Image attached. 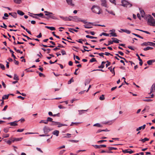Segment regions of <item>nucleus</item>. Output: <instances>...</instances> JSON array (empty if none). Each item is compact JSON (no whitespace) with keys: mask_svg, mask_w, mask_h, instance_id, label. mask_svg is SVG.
<instances>
[{"mask_svg":"<svg viewBox=\"0 0 155 155\" xmlns=\"http://www.w3.org/2000/svg\"><path fill=\"white\" fill-rule=\"evenodd\" d=\"M91 10L94 13L100 14L101 13L100 8L96 5H93L92 7Z\"/></svg>","mask_w":155,"mask_h":155,"instance_id":"f257e3e1","label":"nucleus"},{"mask_svg":"<svg viewBox=\"0 0 155 155\" xmlns=\"http://www.w3.org/2000/svg\"><path fill=\"white\" fill-rule=\"evenodd\" d=\"M147 22L150 25L155 26V20L151 16H150L148 19Z\"/></svg>","mask_w":155,"mask_h":155,"instance_id":"f03ea898","label":"nucleus"},{"mask_svg":"<svg viewBox=\"0 0 155 155\" xmlns=\"http://www.w3.org/2000/svg\"><path fill=\"white\" fill-rule=\"evenodd\" d=\"M122 5L124 7L130 8L132 6V5L125 0H122Z\"/></svg>","mask_w":155,"mask_h":155,"instance_id":"7ed1b4c3","label":"nucleus"},{"mask_svg":"<svg viewBox=\"0 0 155 155\" xmlns=\"http://www.w3.org/2000/svg\"><path fill=\"white\" fill-rule=\"evenodd\" d=\"M44 12L45 13V15L49 17V18L53 19H56V17L54 15L53 13L45 11Z\"/></svg>","mask_w":155,"mask_h":155,"instance_id":"20e7f679","label":"nucleus"},{"mask_svg":"<svg viewBox=\"0 0 155 155\" xmlns=\"http://www.w3.org/2000/svg\"><path fill=\"white\" fill-rule=\"evenodd\" d=\"M43 130L44 133L46 134L51 131V129L49 127L45 126L43 128Z\"/></svg>","mask_w":155,"mask_h":155,"instance_id":"39448f33","label":"nucleus"},{"mask_svg":"<svg viewBox=\"0 0 155 155\" xmlns=\"http://www.w3.org/2000/svg\"><path fill=\"white\" fill-rule=\"evenodd\" d=\"M152 42L148 41L147 42H145L141 44V46H147L150 45L152 46Z\"/></svg>","mask_w":155,"mask_h":155,"instance_id":"423d86ee","label":"nucleus"},{"mask_svg":"<svg viewBox=\"0 0 155 155\" xmlns=\"http://www.w3.org/2000/svg\"><path fill=\"white\" fill-rule=\"evenodd\" d=\"M93 23L91 22H88L87 24L84 25V27L87 28H92V27L90 25V24H92Z\"/></svg>","mask_w":155,"mask_h":155,"instance_id":"0eeeda50","label":"nucleus"},{"mask_svg":"<svg viewBox=\"0 0 155 155\" xmlns=\"http://www.w3.org/2000/svg\"><path fill=\"white\" fill-rule=\"evenodd\" d=\"M122 152L124 153H129L131 154L134 153V151L130 149L123 150Z\"/></svg>","mask_w":155,"mask_h":155,"instance_id":"6e6552de","label":"nucleus"},{"mask_svg":"<svg viewBox=\"0 0 155 155\" xmlns=\"http://www.w3.org/2000/svg\"><path fill=\"white\" fill-rule=\"evenodd\" d=\"M18 121H15L13 122L8 123V124H10V125L12 126H16L18 125V124L16 123Z\"/></svg>","mask_w":155,"mask_h":155,"instance_id":"1a4fd4ad","label":"nucleus"},{"mask_svg":"<svg viewBox=\"0 0 155 155\" xmlns=\"http://www.w3.org/2000/svg\"><path fill=\"white\" fill-rule=\"evenodd\" d=\"M146 125L145 124H144L143 126L140 127L138 128H137L136 130L137 131H138L139 130H140L141 129L143 130L146 127Z\"/></svg>","mask_w":155,"mask_h":155,"instance_id":"9d476101","label":"nucleus"},{"mask_svg":"<svg viewBox=\"0 0 155 155\" xmlns=\"http://www.w3.org/2000/svg\"><path fill=\"white\" fill-rule=\"evenodd\" d=\"M111 39L113 40L112 42H113L116 43H119V40H118L117 39L114 38H111Z\"/></svg>","mask_w":155,"mask_h":155,"instance_id":"9b49d317","label":"nucleus"},{"mask_svg":"<svg viewBox=\"0 0 155 155\" xmlns=\"http://www.w3.org/2000/svg\"><path fill=\"white\" fill-rule=\"evenodd\" d=\"M67 3L71 6H74V4L72 2V0H66Z\"/></svg>","mask_w":155,"mask_h":155,"instance_id":"f8f14e48","label":"nucleus"},{"mask_svg":"<svg viewBox=\"0 0 155 155\" xmlns=\"http://www.w3.org/2000/svg\"><path fill=\"white\" fill-rule=\"evenodd\" d=\"M8 14L9 15H11L14 18H16L17 17V14L16 13H9Z\"/></svg>","mask_w":155,"mask_h":155,"instance_id":"ddd939ff","label":"nucleus"},{"mask_svg":"<svg viewBox=\"0 0 155 155\" xmlns=\"http://www.w3.org/2000/svg\"><path fill=\"white\" fill-rule=\"evenodd\" d=\"M153 90H155V84H153L152 86L150 89V94L152 93L153 92Z\"/></svg>","mask_w":155,"mask_h":155,"instance_id":"4468645a","label":"nucleus"},{"mask_svg":"<svg viewBox=\"0 0 155 155\" xmlns=\"http://www.w3.org/2000/svg\"><path fill=\"white\" fill-rule=\"evenodd\" d=\"M59 132L58 130H55L52 132V134L53 135H55L56 136H58L59 135Z\"/></svg>","mask_w":155,"mask_h":155,"instance_id":"2eb2a0df","label":"nucleus"},{"mask_svg":"<svg viewBox=\"0 0 155 155\" xmlns=\"http://www.w3.org/2000/svg\"><path fill=\"white\" fill-rule=\"evenodd\" d=\"M101 5L103 6L107 7V4L105 0H101Z\"/></svg>","mask_w":155,"mask_h":155,"instance_id":"dca6fc26","label":"nucleus"},{"mask_svg":"<svg viewBox=\"0 0 155 155\" xmlns=\"http://www.w3.org/2000/svg\"><path fill=\"white\" fill-rule=\"evenodd\" d=\"M155 62V60H151L148 61L147 62V64L149 65L152 64L153 63Z\"/></svg>","mask_w":155,"mask_h":155,"instance_id":"f3484780","label":"nucleus"},{"mask_svg":"<svg viewBox=\"0 0 155 155\" xmlns=\"http://www.w3.org/2000/svg\"><path fill=\"white\" fill-rule=\"evenodd\" d=\"M57 123V124H58L59 125L58 126V127H60L62 126H67V125L66 124H60V122H56Z\"/></svg>","mask_w":155,"mask_h":155,"instance_id":"a211bd4d","label":"nucleus"},{"mask_svg":"<svg viewBox=\"0 0 155 155\" xmlns=\"http://www.w3.org/2000/svg\"><path fill=\"white\" fill-rule=\"evenodd\" d=\"M45 27L48 29H49L51 31H54L55 30V28L53 27H49L48 26H45Z\"/></svg>","mask_w":155,"mask_h":155,"instance_id":"6ab92c4d","label":"nucleus"},{"mask_svg":"<svg viewBox=\"0 0 155 155\" xmlns=\"http://www.w3.org/2000/svg\"><path fill=\"white\" fill-rule=\"evenodd\" d=\"M106 63V62L105 61H102L101 63V64L98 66V68H103L104 67V64Z\"/></svg>","mask_w":155,"mask_h":155,"instance_id":"aec40b11","label":"nucleus"},{"mask_svg":"<svg viewBox=\"0 0 155 155\" xmlns=\"http://www.w3.org/2000/svg\"><path fill=\"white\" fill-rule=\"evenodd\" d=\"M17 13L21 16L23 15H24V13L22 11L18 10L17 11Z\"/></svg>","mask_w":155,"mask_h":155,"instance_id":"412c9836","label":"nucleus"},{"mask_svg":"<svg viewBox=\"0 0 155 155\" xmlns=\"http://www.w3.org/2000/svg\"><path fill=\"white\" fill-rule=\"evenodd\" d=\"M93 126H96L99 127H102L103 126L99 123H96L93 125Z\"/></svg>","mask_w":155,"mask_h":155,"instance_id":"4be33fe9","label":"nucleus"},{"mask_svg":"<svg viewBox=\"0 0 155 155\" xmlns=\"http://www.w3.org/2000/svg\"><path fill=\"white\" fill-rule=\"evenodd\" d=\"M153 49V48L151 47H147L146 48H143V50L144 51H146L147 50H152Z\"/></svg>","mask_w":155,"mask_h":155,"instance_id":"5701e85b","label":"nucleus"},{"mask_svg":"<svg viewBox=\"0 0 155 155\" xmlns=\"http://www.w3.org/2000/svg\"><path fill=\"white\" fill-rule=\"evenodd\" d=\"M87 110H78V112H79V115H81L82 114H83L84 113V112L85 111H87Z\"/></svg>","mask_w":155,"mask_h":155,"instance_id":"b1692460","label":"nucleus"},{"mask_svg":"<svg viewBox=\"0 0 155 155\" xmlns=\"http://www.w3.org/2000/svg\"><path fill=\"white\" fill-rule=\"evenodd\" d=\"M68 29H69V31L70 32L73 33H74V32H73L72 31H71L72 30H73V31H75V32H77L78 31V30H77L76 29H75L74 28H68Z\"/></svg>","mask_w":155,"mask_h":155,"instance_id":"393cba45","label":"nucleus"},{"mask_svg":"<svg viewBox=\"0 0 155 155\" xmlns=\"http://www.w3.org/2000/svg\"><path fill=\"white\" fill-rule=\"evenodd\" d=\"M90 80L88 79H86L85 81V85L86 86L90 83Z\"/></svg>","mask_w":155,"mask_h":155,"instance_id":"a878e982","label":"nucleus"},{"mask_svg":"<svg viewBox=\"0 0 155 155\" xmlns=\"http://www.w3.org/2000/svg\"><path fill=\"white\" fill-rule=\"evenodd\" d=\"M9 95H4L2 97V100H5V99H8V98Z\"/></svg>","mask_w":155,"mask_h":155,"instance_id":"bb28decb","label":"nucleus"},{"mask_svg":"<svg viewBox=\"0 0 155 155\" xmlns=\"http://www.w3.org/2000/svg\"><path fill=\"white\" fill-rule=\"evenodd\" d=\"M14 79L16 81H18L19 80L18 77L16 74H14Z\"/></svg>","mask_w":155,"mask_h":155,"instance_id":"cd10ccee","label":"nucleus"},{"mask_svg":"<svg viewBox=\"0 0 155 155\" xmlns=\"http://www.w3.org/2000/svg\"><path fill=\"white\" fill-rule=\"evenodd\" d=\"M86 37L87 38H91V39H93V38L97 39V37H93V36H91L89 35H86Z\"/></svg>","mask_w":155,"mask_h":155,"instance_id":"c85d7f7f","label":"nucleus"},{"mask_svg":"<svg viewBox=\"0 0 155 155\" xmlns=\"http://www.w3.org/2000/svg\"><path fill=\"white\" fill-rule=\"evenodd\" d=\"M4 16H3V17H2L3 19H4V20L7 19V18L5 17H8V14L7 13H5L4 14Z\"/></svg>","mask_w":155,"mask_h":155,"instance_id":"c756f323","label":"nucleus"},{"mask_svg":"<svg viewBox=\"0 0 155 155\" xmlns=\"http://www.w3.org/2000/svg\"><path fill=\"white\" fill-rule=\"evenodd\" d=\"M108 149L109 150H117V148H116L112 147H108Z\"/></svg>","mask_w":155,"mask_h":155,"instance_id":"7c9ffc66","label":"nucleus"},{"mask_svg":"<svg viewBox=\"0 0 155 155\" xmlns=\"http://www.w3.org/2000/svg\"><path fill=\"white\" fill-rule=\"evenodd\" d=\"M141 16L142 17H143L144 15V12L143 10H141L140 11Z\"/></svg>","mask_w":155,"mask_h":155,"instance_id":"2f4dec72","label":"nucleus"},{"mask_svg":"<svg viewBox=\"0 0 155 155\" xmlns=\"http://www.w3.org/2000/svg\"><path fill=\"white\" fill-rule=\"evenodd\" d=\"M14 2L16 3L17 4H20L21 2V0H13Z\"/></svg>","mask_w":155,"mask_h":155,"instance_id":"473e14b6","label":"nucleus"},{"mask_svg":"<svg viewBox=\"0 0 155 155\" xmlns=\"http://www.w3.org/2000/svg\"><path fill=\"white\" fill-rule=\"evenodd\" d=\"M60 17L65 21H67L68 17H63L60 16Z\"/></svg>","mask_w":155,"mask_h":155,"instance_id":"72a5a7b5","label":"nucleus"},{"mask_svg":"<svg viewBox=\"0 0 155 155\" xmlns=\"http://www.w3.org/2000/svg\"><path fill=\"white\" fill-rule=\"evenodd\" d=\"M149 139L147 138H145L143 139L140 140V141H141L142 142L144 143L145 141L149 140Z\"/></svg>","mask_w":155,"mask_h":155,"instance_id":"f704fd0d","label":"nucleus"},{"mask_svg":"<svg viewBox=\"0 0 155 155\" xmlns=\"http://www.w3.org/2000/svg\"><path fill=\"white\" fill-rule=\"evenodd\" d=\"M136 30L139 31H142L143 32H144V33H146L148 34H150V33L149 32L147 31H143V30H142L139 29H136Z\"/></svg>","mask_w":155,"mask_h":155,"instance_id":"c9c22d12","label":"nucleus"},{"mask_svg":"<svg viewBox=\"0 0 155 155\" xmlns=\"http://www.w3.org/2000/svg\"><path fill=\"white\" fill-rule=\"evenodd\" d=\"M102 35H104L107 36H109V34L105 33L104 32H102V33L100 35V36H101Z\"/></svg>","mask_w":155,"mask_h":155,"instance_id":"e433bc0d","label":"nucleus"},{"mask_svg":"<svg viewBox=\"0 0 155 155\" xmlns=\"http://www.w3.org/2000/svg\"><path fill=\"white\" fill-rule=\"evenodd\" d=\"M9 51H10V52L11 53H12V56L14 58V60H15V59L16 58L15 56L14 55V52L11 49H10L9 50Z\"/></svg>","mask_w":155,"mask_h":155,"instance_id":"4c0bfd02","label":"nucleus"},{"mask_svg":"<svg viewBox=\"0 0 155 155\" xmlns=\"http://www.w3.org/2000/svg\"><path fill=\"white\" fill-rule=\"evenodd\" d=\"M110 35H110V36H113V37H117V34L115 33H113L112 32H111L110 33Z\"/></svg>","mask_w":155,"mask_h":155,"instance_id":"58836bf2","label":"nucleus"},{"mask_svg":"<svg viewBox=\"0 0 155 155\" xmlns=\"http://www.w3.org/2000/svg\"><path fill=\"white\" fill-rule=\"evenodd\" d=\"M15 141H21L22 139V138H14Z\"/></svg>","mask_w":155,"mask_h":155,"instance_id":"ea45409f","label":"nucleus"},{"mask_svg":"<svg viewBox=\"0 0 155 155\" xmlns=\"http://www.w3.org/2000/svg\"><path fill=\"white\" fill-rule=\"evenodd\" d=\"M35 15H37L39 17H41L42 18H44L43 16V14L42 13H40V14H34Z\"/></svg>","mask_w":155,"mask_h":155,"instance_id":"a19ab883","label":"nucleus"},{"mask_svg":"<svg viewBox=\"0 0 155 155\" xmlns=\"http://www.w3.org/2000/svg\"><path fill=\"white\" fill-rule=\"evenodd\" d=\"M99 99L100 100L103 101L104 100L105 97H104V95L103 94L101 96H100L99 97Z\"/></svg>","mask_w":155,"mask_h":155,"instance_id":"79ce46f5","label":"nucleus"},{"mask_svg":"<svg viewBox=\"0 0 155 155\" xmlns=\"http://www.w3.org/2000/svg\"><path fill=\"white\" fill-rule=\"evenodd\" d=\"M52 120H53V119L51 118L50 117H48L47 118V120H46L47 121V123H48V121H50V122L52 121H53Z\"/></svg>","mask_w":155,"mask_h":155,"instance_id":"37998d69","label":"nucleus"},{"mask_svg":"<svg viewBox=\"0 0 155 155\" xmlns=\"http://www.w3.org/2000/svg\"><path fill=\"white\" fill-rule=\"evenodd\" d=\"M150 109V107L148 106H145V108L144 109V110H147V111L148 112Z\"/></svg>","mask_w":155,"mask_h":155,"instance_id":"c03bdc74","label":"nucleus"},{"mask_svg":"<svg viewBox=\"0 0 155 155\" xmlns=\"http://www.w3.org/2000/svg\"><path fill=\"white\" fill-rule=\"evenodd\" d=\"M43 123L45 124H48L47 120H41L39 122V123L41 124Z\"/></svg>","mask_w":155,"mask_h":155,"instance_id":"a18cd8bd","label":"nucleus"},{"mask_svg":"<svg viewBox=\"0 0 155 155\" xmlns=\"http://www.w3.org/2000/svg\"><path fill=\"white\" fill-rule=\"evenodd\" d=\"M74 81L73 78H72L68 82V84H70L72 82H73Z\"/></svg>","mask_w":155,"mask_h":155,"instance_id":"49530a36","label":"nucleus"},{"mask_svg":"<svg viewBox=\"0 0 155 155\" xmlns=\"http://www.w3.org/2000/svg\"><path fill=\"white\" fill-rule=\"evenodd\" d=\"M80 123H76V122H72L71 124L70 125V126H73L74 125H77L78 124Z\"/></svg>","mask_w":155,"mask_h":155,"instance_id":"de8ad7c7","label":"nucleus"},{"mask_svg":"<svg viewBox=\"0 0 155 155\" xmlns=\"http://www.w3.org/2000/svg\"><path fill=\"white\" fill-rule=\"evenodd\" d=\"M90 62H93L94 61H97V60L95 58H92L90 61Z\"/></svg>","mask_w":155,"mask_h":155,"instance_id":"09e8293b","label":"nucleus"},{"mask_svg":"<svg viewBox=\"0 0 155 155\" xmlns=\"http://www.w3.org/2000/svg\"><path fill=\"white\" fill-rule=\"evenodd\" d=\"M78 19L79 21H81V22H82L83 23H84L85 24H86L87 23V21H85L84 20H82L81 18Z\"/></svg>","mask_w":155,"mask_h":155,"instance_id":"8fccbe9b","label":"nucleus"},{"mask_svg":"<svg viewBox=\"0 0 155 155\" xmlns=\"http://www.w3.org/2000/svg\"><path fill=\"white\" fill-rule=\"evenodd\" d=\"M0 67L3 70H4L5 69V66L1 64H0Z\"/></svg>","mask_w":155,"mask_h":155,"instance_id":"3c124183","label":"nucleus"},{"mask_svg":"<svg viewBox=\"0 0 155 155\" xmlns=\"http://www.w3.org/2000/svg\"><path fill=\"white\" fill-rule=\"evenodd\" d=\"M106 10L107 12H108V13H109L110 14H112L114 15H115V13L112 11H107V9H106Z\"/></svg>","mask_w":155,"mask_h":155,"instance_id":"603ef678","label":"nucleus"},{"mask_svg":"<svg viewBox=\"0 0 155 155\" xmlns=\"http://www.w3.org/2000/svg\"><path fill=\"white\" fill-rule=\"evenodd\" d=\"M51 122H52V123L50 124L51 125L54 126V125H56V124H57V123L56 122H54V121H52Z\"/></svg>","mask_w":155,"mask_h":155,"instance_id":"864d4df0","label":"nucleus"},{"mask_svg":"<svg viewBox=\"0 0 155 155\" xmlns=\"http://www.w3.org/2000/svg\"><path fill=\"white\" fill-rule=\"evenodd\" d=\"M82 41H84V40H83L82 39H79L78 40H77L76 41L81 44H83Z\"/></svg>","mask_w":155,"mask_h":155,"instance_id":"5fc2aeb1","label":"nucleus"},{"mask_svg":"<svg viewBox=\"0 0 155 155\" xmlns=\"http://www.w3.org/2000/svg\"><path fill=\"white\" fill-rule=\"evenodd\" d=\"M73 18V16H69V17H68L67 21H71V18Z\"/></svg>","mask_w":155,"mask_h":155,"instance_id":"6e6d98bb","label":"nucleus"},{"mask_svg":"<svg viewBox=\"0 0 155 155\" xmlns=\"http://www.w3.org/2000/svg\"><path fill=\"white\" fill-rule=\"evenodd\" d=\"M133 35H135V36L140 38H141V39H143V38L141 36H140L137 35V34H134V33H133L132 34Z\"/></svg>","mask_w":155,"mask_h":155,"instance_id":"4d7b16f0","label":"nucleus"},{"mask_svg":"<svg viewBox=\"0 0 155 155\" xmlns=\"http://www.w3.org/2000/svg\"><path fill=\"white\" fill-rule=\"evenodd\" d=\"M95 148L97 149L101 148L100 145H94L93 146Z\"/></svg>","mask_w":155,"mask_h":155,"instance_id":"13d9d810","label":"nucleus"},{"mask_svg":"<svg viewBox=\"0 0 155 155\" xmlns=\"http://www.w3.org/2000/svg\"><path fill=\"white\" fill-rule=\"evenodd\" d=\"M3 26L2 25H1L0 27H1V28H4L6 29L7 28V27L6 25L4 23H3Z\"/></svg>","mask_w":155,"mask_h":155,"instance_id":"bf43d9fd","label":"nucleus"},{"mask_svg":"<svg viewBox=\"0 0 155 155\" xmlns=\"http://www.w3.org/2000/svg\"><path fill=\"white\" fill-rule=\"evenodd\" d=\"M9 130V128H5L4 129V131L5 133H7Z\"/></svg>","mask_w":155,"mask_h":155,"instance_id":"052dcab7","label":"nucleus"},{"mask_svg":"<svg viewBox=\"0 0 155 155\" xmlns=\"http://www.w3.org/2000/svg\"><path fill=\"white\" fill-rule=\"evenodd\" d=\"M106 62L107 63L106 64V67L109 66L110 64V62L108 61H107Z\"/></svg>","mask_w":155,"mask_h":155,"instance_id":"680f3d73","label":"nucleus"},{"mask_svg":"<svg viewBox=\"0 0 155 155\" xmlns=\"http://www.w3.org/2000/svg\"><path fill=\"white\" fill-rule=\"evenodd\" d=\"M97 54H98L100 56H101V57H102L103 58L104 57V56L103 55L104 54V53H100Z\"/></svg>","mask_w":155,"mask_h":155,"instance_id":"e2e57ef3","label":"nucleus"},{"mask_svg":"<svg viewBox=\"0 0 155 155\" xmlns=\"http://www.w3.org/2000/svg\"><path fill=\"white\" fill-rule=\"evenodd\" d=\"M104 54L105 55H107V56H108L109 55H111V56H113V55L112 54H110L109 53L107 52H105Z\"/></svg>","mask_w":155,"mask_h":155,"instance_id":"0e129e2a","label":"nucleus"},{"mask_svg":"<svg viewBox=\"0 0 155 155\" xmlns=\"http://www.w3.org/2000/svg\"><path fill=\"white\" fill-rule=\"evenodd\" d=\"M65 151V150H63L60 151L59 152V154H61V155Z\"/></svg>","mask_w":155,"mask_h":155,"instance_id":"69168bd1","label":"nucleus"},{"mask_svg":"<svg viewBox=\"0 0 155 155\" xmlns=\"http://www.w3.org/2000/svg\"><path fill=\"white\" fill-rule=\"evenodd\" d=\"M61 53L62 55H65L66 54V52L65 51L62 50L61 51Z\"/></svg>","mask_w":155,"mask_h":155,"instance_id":"338daca9","label":"nucleus"},{"mask_svg":"<svg viewBox=\"0 0 155 155\" xmlns=\"http://www.w3.org/2000/svg\"><path fill=\"white\" fill-rule=\"evenodd\" d=\"M124 32L128 34H129L131 33V32L130 31L127 29H125Z\"/></svg>","mask_w":155,"mask_h":155,"instance_id":"774afa93","label":"nucleus"}]
</instances>
